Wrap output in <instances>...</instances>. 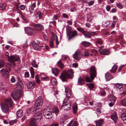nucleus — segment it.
I'll list each match as a JSON object with an SVG mask.
<instances>
[{"label": "nucleus", "instance_id": "nucleus-1", "mask_svg": "<svg viewBox=\"0 0 126 126\" xmlns=\"http://www.w3.org/2000/svg\"><path fill=\"white\" fill-rule=\"evenodd\" d=\"M16 100L18 99L22 94L23 92L21 90L23 88V85L21 79L17 77L16 78Z\"/></svg>", "mask_w": 126, "mask_h": 126}, {"label": "nucleus", "instance_id": "nucleus-2", "mask_svg": "<svg viewBox=\"0 0 126 126\" xmlns=\"http://www.w3.org/2000/svg\"><path fill=\"white\" fill-rule=\"evenodd\" d=\"M13 103L11 98L8 97L6 99L4 103H1L0 106L2 111L5 113H7L9 111L8 105L12 106Z\"/></svg>", "mask_w": 126, "mask_h": 126}, {"label": "nucleus", "instance_id": "nucleus-3", "mask_svg": "<svg viewBox=\"0 0 126 126\" xmlns=\"http://www.w3.org/2000/svg\"><path fill=\"white\" fill-rule=\"evenodd\" d=\"M53 113L52 111L49 109V107H47L44 110L43 115L46 118L49 119L52 117Z\"/></svg>", "mask_w": 126, "mask_h": 126}, {"label": "nucleus", "instance_id": "nucleus-4", "mask_svg": "<svg viewBox=\"0 0 126 126\" xmlns=\"http://www.w3.org/2000/svg\"><path fill=\"white\" fill-rule=\"evenodd\" d=\"M71 108V105L68 100L65 99L63 101V104L61 106V109L63 108L64 110H70Z\"/></svg>", "mask_w": 126, "mask_h": 126}, {"label": "nucleus", "instance_id": "nucleus-5", "mask_svg": "<svg viewBox=\"0 0 126 126\" xmlns=\"http://www.w3.org/2000/svg\"><path fill=\"white\" fill-rule=\"evenodd\" d=\"M66 34L69 36L68 39H72L78 35V34L76 31H71L69 29L66 28Z\"/></svg>", "mask_w": 126, "mask_h": 126}, {"label": "nucleus", "instance_id": "nucleus-6", "mask_svg": "<svg viewBox=\"0 0 126 126\" xmlns=\"http://www.w3.org/2000/svg\"><path fill=\"white\" fill-rule=\"evenodd\" d=\"M43 104V100L41 96H39L37 99L35 104L34 108L36 110L41 108Z\"/></svg>", "mask_w": 126, "mask_h": 126}, {"label": "nucleus", "instance_id": "nucleus-7", "mask_svg": "<svg viewBox=\"0 0 126 126\" xmlns=\"http://www.w3.org/2000/svg\"><path fill=\"white\" fill-rule=\"evenodd\" d=\"M90 75L91 79L93 80L96 76V69L95 67L92 65L90 68Z\"/></svg>", "mask_w": 126, "mask_h": 126}, {"label": "nucleus", "instance_id": "nucleus-8", "mask_svg": "<svg viewBox=\"0 0 126 126\" xmlns=\"http://www.w3.org/2000/svg\"><path fill=\"white\" fill-rule=\"evenodd\" d=\"M24 30L26 33L29 35H35L36 33L34 29L30 27L25 28Z\"/></svg>", "mask_w": 126, "mask_h": 126}, {"label": "nucleus", "instance_id": "nucleus-9", "mask_svg": "<svg viewBox=\"0 0 126 126\" xmlns=\"http://www.w3.org/2000/svg\"><path fill=\"white\" fill-rule=\"evenodd\" d=\"M32 26L35 31H41L44 29L43 26L39 23L34 24H32Z\"/></svg>", "mask_w": 126, "mask_h": 126}, {"label": "nucleus", "instance_id": "nucleus-10", "mask_svg": "<svg viewBox=\"0 0 126 126\" xmlns=\"http://www.w3.org/2000/svg\"><path fill=\"white\" fill-rule=\"evenodd\" d=\"M0 73L3 76L7 77L8 76L9 72H10V67L3 68L0 70Z\"/></svg>", "mask_w": 126, "mask_h": 126}, {"label": "nucleus", "instance_id": "nucleus-11", "mask_svg": "<svg viewBox=\"0 0 126 126\" xmlns=\"http://www.w3.org/2000/svg\"><path fill=\"white\" fill-rule=\"evenodd\" d=\"M82 56L80 51L78 49L73 54V57L76 60H79L81 58Z\"/></svg>", "mask_w": 126, "mask_h": 126}, {"label": "nucleus", "instance_id": "nucleus-12", "mask_svg": "<svg viewBox=\"0 0 126 126\" xmlns=\"http://www.w3.org/2000/svg\"><path fill=\"white\" fill-rule=\"evenodd\" d=\"M85 37L88 38H90L92 36V35H96V33L94 32H89L85 31L83 34Z\"/></svg>", "mask_w": 126, "mask_h": 126}, {"label": "nucleus", "instance_id": "nucleus-13", "mask_svg": "<svg viewBox=\"0 0 126 126\" xmlns=\"http://www.w3.org/2000/svg\"><path fill=\"white\" fill-rule=\"evenodd\" d=\"M66 75L67 76L68 78L72 79L74 77V72L73 70L71 69H69L67 71L65 72Z\"/></svg>", "mask_w": 126, "mask_h": 126}, {"label": "nucleus", "instance_id": "nucleus-14", "mask_svg": "<svg viewBox=\"0 0 126 126\" xmlns=\"http://www.w3.org/2000/svg\"><path fill=\"white\" fill-rule=\"evenodd\" d=\"M98 50L101 54L103 55H108L110 53V51L107 49L103 50L100 49H98Z\"/></svg>", "mask_w": 126, "mask_h": 126}, {"label": "nucleus", "instance_id": "nucleus-15", "mask_svg": "<svg viewBox=\"0 0 126 126\" xmlns=\"http://www.w3.org/2000/svg\"><path fill=\"white\" fill-rule=\"evenodd\" d=\"M60 78L63 82H64L67 80V79L68 78L65 72L61 74Z\"/></svg>", "mask_w": 126, "mask_h": 126}, {"label": "nucleus", "instance_id": "nucleus-16", "mask_svg": "<svg viewBox=\"0 0 126 126\" xmlns=\"http://www.w3.org/2000/svg\"><path fill=\"white\" fill-rule=\"evenodd\" d=\"M36 3L34 2L29 6V10L30 13L31 14H32L33 12L34 8L36 7Z\"/></svg>", "mask_w": 126, "mask_h": 126}, {"label": "nucleus", "instance_id": "nucleus-17", "mask_svg": "<svg viewBox=\"0 0 126 126\" xmlns=\"http://www.w3.org/2000/svg\"><path fill=\"white\" fill-rule=\"evenodd\" d=\"M36 120L35 118H32L30 120L29 126H37Z\"/></svg>", "mask_w": 126, "mask_h": 126}, {"label": "nucleus", "instance_id": "nucleus-18", "mask_svg": "<svg viewBox=\"0 0 126 126\" xmlns=\"http://www.w3.org/2000/svg\"><path fill=\"white\" fill-rule=\"evenodd\" d=\"M105 76L106 80L107 81L110 80L113 78L112 75L108 72H107L105 74Z\"/></svg>", "mask_w": 126, "mask_h": 126}, {"label": "nucleus", "instance_id": "nucleus-19", "mask_svg": "<svg viewBox=\"0 0 126 126\" xmlns=\"http://www.w3.org/2000/svg\"><path fill=\"white\" fill-rule=\"evenodd\" d=\"M117 114L116 113L114 112V114H113L111 117V118L115 123L116 122L118 119Z\"/></svg>", "mask_w": 126, "mask_h": 126}, {"label": "nucleus", "instance_id": "nucleus-20", "mask_svg": "<svg viewBox=\"0 0 126 126\" xmlns=\"http://www.w3.org/2000/svg\"><path fill=\"white\" fill-rule=\"evenodd\" d=\"M8 60L11 63H13L16 61V56H11L8 59Z\"/></svg>", "mask_w": 126, "mask_h": 126}, {"label": "nucleus", "instance_id": "nucleus-21", "mask_svg": "<svg viewBox=\"0 0 126 126\" xmlns=\"http://www.w3.org/2000/svg\"><path fill=\"white\" fill-rule=\"evenodd\" d=\"M78 82L79 84L83 85L85 83V79L84 78L80 77L78 78Z\"/></svg>", "mask_w": 126, "mask_h": 126}, {"label": "nucleus", "instance_id": "nucleus-22", "mask_svg": "<svg viewBox=\"0 0 126 126\" xmlns=\"http://www.w3.org/2000/svg\"><path fill=\"white\" fill-rule=\"evenodd\" d=\"M37 112H38V113H37L36 115L35 116L36 117V119L37 120H40L42 117V114L41 113V112L40 111H36Z\"/></svg>", "mask_w": 126, "mask_h": 126}, {"label": "nucleus", "instance_id": "nucleus-23", "mask_svg": "<svg viewBox=\"0 0 126 126\" xmlns=\"http://www.w3.org/2000/svg\"><path fill=\"white\" fill-rule=\"evenodd\" d=\"M42 14L40 11L37 12L35 15L36 18L37 19H40L42 18Z\"/></svg>", "mask_w": 126, "mask_h": 126}, {"label": "nucleus", "instance_id": "nucleus-24", "mask_svg": "<svg viewBox=\"0 0 126 126\" xmlns=\"http://www.w3.org/2000/svg\"><path fill=\"white\" fill-rule=\"evenodd\" d=\"M108 99L111 102H115L116 101L115 97L113 95L111 94L109 95Z\"/></svg>", "mask_w": 126, "mask_h": 126}, {"label": "nucleus", "instance_id": "nucleus-25", "mask_svg": "<svg viewBox=\"0 0 126 126\" xmlns=\"http://www.w3.org/2000/svg\"><path fill=\"white\" fill-rule=\"evenodd\" d=\"M96 126H101L103 123V119H100L95 121Z\"/></svg>", "mask_w": 126, "mask_h": 126}, {"label": "nucleus", "instance_id": "nucleus-26", "mask_svg": "<svg viewBox=\"0 0 126 126\" xmlns=\"http://www.w3.org/2000/svg\"><path fill=\"white\" fill-rule=\"evenodd\" d=\"M32 45L34 49L35 50H38L39 49V46L35 42H32Z\"/></svg>", "mask_w": 126, "mask_h": 126}, {"label": "nucleus", "instance_id": "nucleus-27", "mask_svg": "<svg viewBox=\"0 0 126 126\" xmlns=\"http://www.w3.org/2000/svg\"><path fill=\"white\" fill-rule=\"evenodd\" d=\"M16 12L17 13H19L20 15L24 19V16L23 15L22 12L20 11V9L18 8V6L17 5L16 3Z\"/></svg>", "mask_w": 126, "mask_h": 126}, {"label": "nucleus", "instance_id": "nucleus-28", "mask_svg": "<svg viewBox=\"0 0 126 126\" xmlns=\"http://www.w3.org/2000/svg\"><path fill=\"white\" fill-rule=\"evenodd\" d=\"M35 83L34 82L30 81L27 85L28 87L30 88H34Z\"/></svg>", "mask_w": 126, "mask_h": 126}, {"label": "nucleus", "instance_id": "nucleus-29", "mask_svg": "<svg viewBox=\"0 0 126 126\" xmlns=\"http://www.w3.org/2000/svg\"><path fill=\"white\" fill-rule=\"evenodd\" d=\"M93 20V17L92 15L90 13L87 14V20L89 22H91Z\"/></svg>", "mask_w": 126, "mask_h": 126}, {"label": "nucleus", "instance_id": "nucleus-30", "mask_svg": "<svg viewBox=\"0 0 126 126\" xmlns=\"http://www.w3.org/2000/svg\"><path fill=\"white\" fill-rule=\"evenodd\" d=\"M73 111L74 113H76L78 109V106L76 103H75L73 106Z\"/></svg>", "mask_w": 126, "mask_h": 126}, {"label": "nucleus", "instance_id": "nucleus-31", "mask_svg": "<svg viewBox=\"0 0 126 126\" xmlns=\"http://www.w3.org/2000/svg\"><path fill=\"white\" fill-rule=\"evenodd\" d=\"M57 64L58 67H60L61 69H63L64 65L61 60H60L58 62Z\"/></svg>", "mask_w": 126, "mask_h": 126}, {"label": "nucleus", "instance_id": "nucleus-32", "mask_svg": "<svg viewBox=\"0 0 126 126\" xmlns=\"http://www.w3.org/2000/svg\"><path fill=\"white\" fill-rule=\"evenodd\" d=\"M17 116L18 118H20L23 115V111L21 110H19L16 113Z\"/></svg>", "mask_w": 126, "mask_h": 126}, {"label": "nucleus", "instance_id": "nucleus-33", "mask_svg": "<svg viewBox=\"0 0 126 126\" xmlns=\"http://www.w3.org/2000/svg\"><path fill=\"white\" fill-rule=\"evenodd\" d=\"M73 122V121H71L68 126H71ZM78 123L76 121H75L73 123L72 126H78Z\"/></svg>", "mask_w": 126, "mask_h": 126}, {"label": "nucleus", "instance_id": "nucleus-34", "mask_svg": "<svg viewBox=\"0 0 126 126\" xmlns=\"http://www.w3.org/2000/svg\"><path fill=\"white\" fill-rule=\"evenodd\" d=\"M82 46L84 47H88L90 46L91 44L88 42L86 41H83L81 43Z\"/></svg>", "mask_w": 126, "mask_h": 126}, {"label": "nucleus", "instance_id": "nucleus-35", "mask_svg": "<svg viewBox=\"0 0 126 126\" xmlns=\"http://www.w3.org/2000/svg\"><path fill=\"white\" fill-rule=\"evenodd\" d=\"M117 66L115 65H114L112 67V69L110 70L111 72L113 73L115 72L117 70Z\"/></svg>", "mask_w": 126, "mask_h": 126}, {"label": "nucleus", "instance_id": "nucleus-36", "mask_svg": "<svg viewBox=\"0 0 126 126\" xmlns=\"http://www.w3.org/2000/svg\"><path fill=\"white\" fill-rule=\"evenodd\" d=\"M26 112L29 114H34L35 112L32 110V108H28L26 110Z\"/></svg>", "mask_w": 126, "mask_h": 126}, {"label": "nucleus", "instance_id": "nucleus-37", "mask_svg": "<svg viewBox=\"0 0 126 126\" xmlns=\"http://www.w3.org/2000/svg\"><path fill=\"white\" fill-rule=\"evenodd\" d=\"M53 73L56 76H57L58 73V70L57 68H54L52 69Z\"/></svg>", "mask_w": 126, "mask_h": 126}, {"label": "nucleus", "instance_id": "nucleus-38", "mask_svg": "<svg viewBox=\"0 0 126 126\" xmlns=\"http://www.w3.org/2000/svg\"><path fill=\"white\" fill-rule=\"evenodd\" d=\"M116 88L117 89H120V90H122L123 88L122 86V84L117 83L116 84Z\"/></svg>", "mask_w": 126, "mask_h": 126}, {"label": "nucleus", "instance_id": "nucleus-39", "mask_svg": "<svg viewBox=\"0 0 126 126\" xmlns=\"http://www.w3.org/2000/svg\"><path fill=\"white\" fill-rule=\"evenodd\" d=\"M121 102L123 105L126 106V98L122 99Z\"/></svg>", "mask_w": 126, "mask_h": 126}, {"label": "nucleus", "instance_id": "nucleus-40", "mask_svg": "<svg viewBox=\"0 0 126 126\" xmlns=\"http://www.w3.org/2000/svg\"><path fill=\"white\" fill-rule=\"evenodd\" d=\"M32 64L34 67L37 68L38 66V65L36 64V62L35 60H33L32 61Z\"/></svg>", "mask_w": 126, "mask_h": 126}, {"label": "nucleus", "instance_id": "nucleus-41", "mask_svg": "<svg viewBox=\"0 0 126 126\" xmlns=\"http://www.w3.org/2000/svg\"><path fill=\"white\" fill-rule=\"evenodd\" d=\"M121 117L122 120L123 121L126 119V113L122 114Z\"/></svg>", "mask_w": 126, "mask_h": 126}, {"label": "nucleus", "instance_id": "nucleus-42", "mask_svg": "<svg viewBox=\"0 0 126 126\" xmlns=\"http://www.w3.org/2000/svg\"><path fill=\"white\" fill-rule=\"evenodd\" d=\"M87 86L90 89H92L94 87V85L93 83H86Z\"/></svg>", "mask_w": 126, "mask_h": 126}, {"label": "nucleus", "instance_id": "nucleus-43", "mask_svg": "<svg viewBox=\"0 0 126 126\" xmlns=\"http://www.w3.org/2000/svg\"><path fill=\"white\" fill-rule=\"evenodd\" d=\"M11 96L15 100H16V93L15 91L12 92L11 94Z\"/></svg>", "mask_w": 126, "mask_h": 126}, {"label": "nucleus", "instance_id": "nucleus-44", "mask_svg": "<svg viewBox=\"0 0 126 126\" xmlns=\"http://www.w3.org/2000/svg\"><path fill=\"white\" fill-rule=\"evenodd\" d=\"M51 39H58L57 35L54 33L53 34Z\"/></svg>", "mask_w": 126, "mask_h": 126}, {"label": "nucleus", "instance_id": "nucleus-45", "mask_svg": "<svg viewBox=\"0 0 126 126\" xmlns=\"http://www.w3.org/2000/svg\"><path fill=\"white\" fill-rule=\"evenodd\" d=\"M51 82L53 85H55L56 84L57 80L55 78H53L52 79Z\"/></svg>", "mask_w": 126, "mask_h": 126}, {"label": "nucleus", "instance_id": "nucleus-46", "mask_svg": "<svg viewBox=\"0 0 126 126\" xmlns=\"http://www.w3.org/2000/svg\"><path fill=\"white\" fill-rule=\"evenodd\" d=\"M49 46L51 48H53V44L54 43V41L53 40H51L49 42Z\"/></svg>", "mask_w": 126, "mask_h": 126}, {"label": "nucleus", "instance_id": "nucleus-47", "mask_svg": "<svg viewBox=\"0 0 126 126\" xmlns=\"http://www.w3.org/2000/svg\"><path fill=\"white\" fill-rule=\"evenodd\" d=\"M77 30L80 32H82L83 34L85 31L84 30V29L81 28H77Z\"/></svg>", "mask_w": 126, "mask_h": 126}, {"label": "nucleus", "instance_id": "nucleus-48", "mask_svg": "<svg viewBox=\"0 0 126 126\" xmlns=\"http://www.w3.org/2000/svg\"><path fill=\"white\" fill-rule=\"evenodd\" d=\"M117 6L120 9H122L123 8L122 4L120 3H117L116 4Z\"/></svg>", "mask_w": 126, "mask_h": 126}, {"label": "nucleus", "instance_id": "nucleus-49", "mask_svg": "<svg viewBox=\"0 0 126 126\" xmlns=\"http://www.w3.org/2000/svg\"><path fill=\"white\" fill-rule=\"evenodd\" d=\"M16 62H17V63L19 64L21 62L20 60L19 57L18 56L16 55Z\"/></svg>", "mask_w": 126, "mask_h": 126}, {"label": "nucleus", "instance_id": "nucleus-50", "mask_svg": "<svg viewBox=\"0 0 126 126\" xmlns=\"http://www.w3.org/2000/svg\"><path fill=\"white\" fill-rule=\"evenodd\" d=\"M53 112H53V113L54 112L55 113H56V115H57V113L59 112L57 108H54L53 109Z\"/></svg>", "mask_w": 126, "mask_h": 126}, {"label": "nucleus", "instance_id": "nucleus-51", "mask_svg": "<svg viewBox=\"0 0 126 126\" xmlns=\"http://www.w3.org/2000/svg\"><path fill=\"white\" fill-rule=\"evenodd\" d=\"M86 82H89L92 81L88 76H87L86 77Z\"/></svg>", "mask_w": 126, "mask_h": 126}, {"label": "nucleus", "instance_id": "nucleus-52", "mask_svg": "<svg viewBox=\"0 0 126 126\" xmlns=\"http://www.w3.org/2000/svg\"><path fill=\"white\" fill-rule=\"evenodd\" d=\"M104 24L103 23V24L104 25V26L106 27L108 26L110 24V22L109 21H106L105 22H104Z\"/></svg>", "mask_w": 126, "mask_h": 126}, {"label": "nucleus", "instance_id": "nucleus-53", "mask_svg": "<svg viewBox=\"0 0 126 126\" xmlns=\"http://www.w3.org/2000/svg\"><path fill=\"white\" fill-rule=\"evenodd\" d=\"M66 94V97L68 98V99H69L70 97V96H71V93L70 92H69L68 93H67Z\"/></svg>", "mask_w": 126, "mask_h": 126}, {"label": "nucleus", "instance_id": "nucleus-54", "mask_svg": "<svg viewBox=\"0 0 126 126\" xmlns=\"http://www.w3.org/2000/svg\"><path fill=\"white\" fill-rule=\"evenodd\" d=\"M94 2V1H89L88 2V5L89 6H91L93 4Z\"/></svg>", "mask_w": 126, "mask_h": 126}, {"label": "nucleus", "instance_id": "nucleus-55", "mask_svg": "<svg viewBox=\"0 0 126 126\" xmlns=\"http://www.w3.org/2000/svg\"><path fill=\"white\" fill-rule=\"evenodd\" d=\"M116 22L115 21H113L112 24L111 26V28L113 29L115 27V25Z\"/></svg>", "mask_w": 126, "mask_h": 126}, {"label": "nucleus", "instance_id": "nucleus-56", "mask_svg": "<svg viewBox=\"0 0 126 126\" xmlns=\"http://www.w3.org/2000/svg\"><path fill=\"white\" fill-rule=\"evenodd\" d=\"M0 7L2 8V9L3 10L5 9L6 6L5 5H2L0 3Z\"/></svg>", "mask_w": 126, "mask_h": 126}, {"label": "nucleus", "instance_id": "nucleus-57", "mask_svg": "<svg viewBox=\"0 0 126 126\" xmlns=\"http://www.w3.org/2000/svg\"><path fill=\"white\" fill-rule=\"evenodd\" d=\"M84 56L85 57L88 56H89V53L88 51H85L84 54Z\"/></svg>", "mask_w": 126, "mask_h": 126}, {"label": "nucleus", "instance_id": "nucleus-58", "mask_svg": "<svg viewBox=\"0 0 126 126\" xmlns=\"http://www.w3.org/2000/svg\"><path fill=\"white\" fill-rule=\"evenodd\" d=\"M70 90L68 87H67L65 89V92L66 94L70 92Z\"/></svg>", "mask_w": 126, "mask_h": 126}, {"label": "nucleus", "instance_id": "nucleus-59", "mask_svg": "<svg viewBox=\"0 0 126 126\" xmlns=\"http://www.w3.org/2000/svg\"><path fill=\"white\" fill-rule=\"evenodd\" d=\"M25 6L23 5H21L20 6V8L21 10H24L25 9Z\"/></svg>", "mask_w": 126, "mask_h": 126}, {"label": "nucleus", "instance_id": "nucleus-60", "mask_svg": "<svg viewBox=\"0 0 126 126\" xmlns=\"http://www.w3.org/2000/svg\"><path fill=\"white\" fill-rule=\"evenodd\" d=\"M24 76L25 78H28L29 77V72H25Z\"/></svg>", "mask_w": 126, "mask_h": 126}, {"label": "nucleus", "instance_id": "nucleus-61", "mask_svg": "<svg viewBox=\"0 0 126 126\" xmlns=\"http://www.w3.org/2000/svg\"><path fill=\"white\" fill-rule=\"evenodd\" d=\"M63 16V17L65 18H68L69 16L68 15L65 13L63 14L62 15Z\"/></svg>", "mask_w": 126, "mask_h": 126}, {"label": "nucleus", "instance_id": "nucleus-62", "mask_svg": "<svg viewBox=\"0 0 126 126\" xmlns=\"http://www.w3.org/2000/svg\"><path fill=\"white\" fill-rule=\"evenodd\" d=\"M96 42L99 45L102 44L103 43V42L101 40H97Z\"/></svg>", "mask_w": 126, "mask_h": 126}, {"label": "nucleus", "instance_id": "nucleus-63", "mask_svg": "<svg viewBox=\"0 0 126 126\" xmlns=\"http://www.w3.org/2000/svg\"><path fill=\"white\" fill-rule=\"evenodd\" d=\"M16 122L15 120H11L9 122V124L10 125H13Z\"/></svg>", "mask_w": 126, "mask_h": 126}, {"label": "nucleus", "instance_id": "nucleus-64", "mask_svg": "<svg viewBox=\"0 0 126 126\" xmlns=\"http://www.w3.org/2000/svg\"><path fill=\"white\" fill-rule=\"evenodd\" d=\"M15 78L13 77H12L11 79V82H14L15 81Z\"/></svg>", "mask_w": 126, "mask_h": 126}]
</instances>
